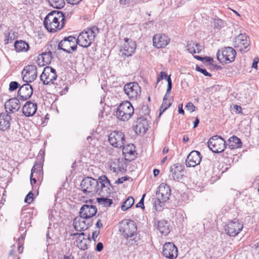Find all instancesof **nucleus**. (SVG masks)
I'll return each instance as SVG.
<instances>
[{
  "instance_id": "393cba45",
  "label": "nucleus",
  "mask_w": 259,
  "mask_h": 259,
  "mask_svg": "<svg viewBox=\"0 0 259 259\" xmlns=\"http://www.w3.org/2000/svg\"><path fill=\"white\" fill-rule=\"evenodd\" d=\"M135 148L133 144H127L126 146H123L122 153L126 161H131L136 157Z\"/></svg>"
},
{
  "instance_id": "603ef678",
  "label": "nucleus",
  "mask_w": 259,
  "mask_h": 259,
  "mask_svg": "<svg viewBox=\"0 0 259 259\" xmlns=\"http://www.w3.org/2000/svg\"><path fill=\"white\" fill-rule=\"evenodd\" d=\"M34 174L35 177L38 179V180H39L40 179H42V176H43V171L42 170H35L34 171Z\"/></svg>"
},
{
  "instance_id": "7c9ffc66",
  "label": "nucleus",
  "mask_w": 259,
  "mask_h": 259,
  "mask_svg": "<svg viewBox=\"0 0 259 259\" xmlns=\"http://www.w3.org/2000/svg\"><path fill=\"white\" fill-rule=\"evenodd\" d=\"M187 50L191 54L200 53L202 50L199 44L195 42H188L187 45Z\"/></svg>"
},
{
  "instance_id": "a211bd4d",
  "label": "nucleus",
  "mask_w": 259,
  "mask_h": 259,
  "mask_svg": "<svg viewBox=\"0 0 259 259\" xmlns=\"http://www.w3.org/2000/svg\"><path fill=\"white\" fill-rule=\"evenodd\" d=\"M73 225L74 229L77 231L81 232L87 230L91 226L92 221L79 215V217H77L74 219Z\"/></svg>"
},
{
  "instance_id": "ea45409f",
  "label": "nucleus",
  "mask_w": 259,
  "mask_h": 259,
  "mask_svg": "<svg viewBox=\"0 0 259 259\" xmlns=\"http://www.w3.org/2000/svg\"><path fill=\"white\" fill-rule=\"evenodd\" d=\"M116 162L117 163V165H116L115 164V162L111 165V169H112L113 171L115 172L121 171V169L122 168L119 165V159H116Z\"/></svg>"
},
{
  "instance_id": "c9c22d12",
  "label": "nucleus",
  "mask_w": 259,
  "mask_h": 259,
  "mask_svg": "<svg viewBox=\"0 0 259 259\" xmlns=\"http://www.w3.org/2000/svg\"><path fill=\"white\" fill-rule=\"evenodd\" d=\"M135 200L133 197L129 196L123 202L121 208L123 211H126L131 208L134 204Z\"/></svg>"
},
{
  "instance_id": "c85d7f7f",
  "label": "nucleus",
  "mask_w": 259,
  "mask_h": 259,
  "mask_svg": "<svg viewBox=\"0 0 259 259\" xmlns=\"http://www.w3.org/2000/svg\"><path fill=\"white\" fill-rule=\"evenodd\" d=\"M227 147L231 150L240 148L242 147L241 140L236 136L231 137L226 142Z\"/></svg>"
},
{
  "instance_id": "0eeeda50",
  "label": "nucleus",
  "mask_w": 259,
  "mask_h": 259,
  "mask_svg": "<svg viewBox=\"0 0 259 259\" xmlns=\"http://www.w3.org/2000/svg\"><path fill=\"white\" fill-rule=\"evenodd\" d=\"M134 113V109L130 102H122L117 108L116 116L120 120L127 121Z\"/></svg>"
},
{
  "instance_id": "338daca9",
  "label": "nucleus",
  "mask_w": 259,
  "mask_h": 259,
  "mask_svg": "<svg viewBox=\"0 0 259 259\" xmlns=\"http://www.w3.org/2000/svg\"><path fill=\"white\" fill-rule=\"evenodd\" d=\"M234 109H235L236 111H238L239 112H241L242 108L240 106L235 105H234Z\"/></svg>"
},
{
  "instance_id": "09e8293b",
  "label": "nucleus",
  "mask_w": 259,
  "mask_h": 259,
  "mask_svg": "<svg viewBox=\"0 0 259 259\" xmlns=\"http://www.w3.org/2000/svg\"><path fill=\"white\" fill-rule=\"evenodd\" d=\"M146 195V194H144L140 200V201L136 205V207H141L142 209H144V197Z\"/></svg>"
},
{
  "instance_id": "58836bf2",
  "label": "nucleus",
  "mask_w": 259,
  "mask_h": 259,
  "mask_svg": "<svg viewBox=\"0 0 259 259\" xmlns=\"http://www.w3.org/2000/svg\"><path fill=\"white\" fill-rule=\"evenodd\" d=\"M172 102L168 101V102L162 101V103L160 107L159 115H160L164 112L171 104Z\"/></svg>"
},
{
  "instance_id": "9d476101",
  "label": "nucleus",
  "mask_w": 259,
  "mask_h": 259,
  "mask_svg": "<svg viewBox=\"0 0 259 259\" xmlns=\"http://www.w3.org/2000/svg\"><path fill=\"white\" fill-rule=\"evenodd\" d=\"M249 37L245 34H240L234 39V47L241 53L247 52L250 50Z\"/></svg>"
},
{
  "instance_id": "5fc2aeb1",
  "label": "nucleus",
  "mask_w": 259,
  "mask_h": 259,
  "mask_svg": "<svg viewBox=\"0 0 259 259\" xmlns=\"http://www.w3.org/2000/svg\"><path fill=\"white\" fill-rule=\"evenodd\" d=\"M99 234H100L99 230H96L93 232L92 235V238L95 242L96 241V238H97V237L98 236Z\"/></svg>"
},
{
  "instance_id": "774afa93",
  "label": "nucleus",
  "mask_w": 259,
  "mask_h": 259,
  "mask_svg": "<svg viewBox=\"0 0 259 259\" xmlns=\"http://www.w3.org/2000/svg\"><path fill=\"white\" fill-rule=\"evenodd\" d=\"M199 123V119L198 117H196L195 121H194L193 128L196 127Z\"/></svg>"
},
{
  "instance_id": "c756f323",
  "label": "nucleus",
  "mask_w": 259,
  "mask_h": 259,
  "mask_svg": "<svg viewBox=\"0 0 259 259\" xmlns=\"http://www.w3.org/2000/svg\"><path fill=\"white\" fill-rule=\"evenodd\" d=\"M170 224L167 221L160 220L157 224V229L159 232L164 236L167 235L170 232Z\"/></svg>"
},
{
  "instance_id": "7ed1b4c3",
  "label": "nucleus",
  "mask_w": 259,
  "mask_h": 259,
  "mask_svg": "<svg viewBox=\"0 0 259 259\" xmlns=\"http://www.w3.org/2000/svg\"><path fill=\"white\" fill-rule=\"evenodd\" d=\"M119 231L124 237L130 238L128 241L132 245L138 244L140 238L138 235L137 227L134 221L131 220L123 221L120 224Z\"/></svg>"
},
{
  "instance_id": "2eb2a0df",
  "label": "nucleus",
  "mask_w": 259,
  "mask_h": 259,
  "mask_svg": "<svg viewBox=\"0 0 259 259\" xmlns=\"http://www.w3.org/2000/svg\"><path fill=\"white\" fill-rule=\"evenodd\" d=\"M136 48V44L132 39L124 38L120 49V54L123 57L131 56Z\"/></svg>"
},
{
  "instance_id": "cd10ccee",
  "label": "nucleus",
  "mask_w": 259,
  "mask_h": 259,
  "mask_svg": "<svg viewBox=\"0 0 259 259\" xmlns=\"http://www.w3.org/2000/svg\"><path fill=\"white\" fill-rule=\"evenodd\" d=\"M11 116L7 113H0V130L5 131L9 128Z\"/></svg>"
},
{
  "instance_id": "bb28decb",
  "label": "nucleus",
  "mask_w": 259,
  "mask_h": 259,
  "mask_svg": "<svg viewBox=\"0 0 259 259\" xmlns=\"http://www.w3.org/2000/svg\"><path fill=\"white\" fill-rule=\"evenodd\" d=\"M170 171L172 173V177L174 180L179 181L183 176V166L179 164H174L170 167Z\"/></svg>"
},
{
  "instance_id": "37998d69",
  "label": "nucleus",
  "mask_w": 259,
  "mask_h": 259,
  "mask_svg": "<svg viewBox=\"0 0 259 259\" xmlns=\"http://www.w3.org/2000/svg\"><path fill=\"white\" fill-rule=\"evenodd\" d=\"M5 38L4 39V41L5 44H8L11 43L12 40L14 39L13 37V35H11L10 33L9 32H6L5 33Z\"/></svg>"
},
{
  "instance_id": "9b49d317",
  "label": "nucleus",
  "mask_w": 259,
  "mask_h": 259,
  "mask_svg": "<svg viewBox=\"0 0 259 259\" xmlns=\"http://www.w3.org/2000/svg\"><path fill=\"white\" fill-rule=\"evenodd\" d=\"M77 41L75 37L73 36H69L65 37L63 39L60 41L58 44V48L63 50L64 52L70 53L71 51L76 50Z\"/></svg>"
},
{
  "instance_id": "4be33fe9",
  "label": "nucleus",
  "mask_w": 259,
  "mask_h": 259,
  "mask_svg": "<svg viewBox=\"0 0 259 259\" xmlns=\"http://www.w3.org/2000/svg\"><path fill=\"white\" fill-rule=\"evenodd\" d=\"M170 42V38L167 35L163 34H157L153 37V45L157 48H163Z\"/></svg>"
},
{
  "instance_id": "49530a36",
  "label": "nucleus",
  "mask_w": 259,
  "mask_h": 259,
  "mask_svg": "<svg viewBox=\"0 0 259 259\" xmlns=\"http://www.w3.org/2000/svg\"><path fill=\"white\" fill-rule=\"evenodd\" d=\"M33 194L31 192H29L25 198V202L30 204L33 201Z\"/></svg>"
},
{
  "instance_id": "f704fd0d",
  "label": "nucleus",
  "mask_w": 259,
  "mask_h": 259,
  "mask_svg": "<svg viewBox=\"0 0 259 259\" xmlns=\"http://www.w3.org/2000/svg\"><path fill=\"white\" fill-rule=\"evenodd\" d=\"M109 195L105 196H100L101 197L97 198V201L99 204L104 207H109L113 203V200L111 199L107 198Z\"/></svg>"
},
{
  "instance_id": "13d9d810",
  "label": "nucleus",
  "mask_w": 259,
  "mask_h": 259,
  "mask_svg": "<svg viewBox=\"0 0 259 259\" xmlns=\"http://www.w3.org/2000/svg\"><path fill=\"white\" fill-rule=\"evenodd\" d=\"M68 3L71 5H77L82 0H66Z\"/></svg>"
},
{
  "instance_id": "bf43d9fd",
  "label": "nucleus",
  "mask_w": 259,
  "mask_h": 259,
  "mask_svg": "<svg viewBox=\"0 0 259 259\" xmlns=\"http://www.w3.org/2000/svg\"><path fill=\"white\" fill-rule=\"evenodd\" d=\"M144 111H145L144 114H149V109L147 106H143L141 109L142 113L144 112Z\"/></svg>"
},
{
  "instance_id": "ddd939ff",
  "label": "nucleus",
  "mask_w": 259,
  "mask_h": 259,
  "mask_svg": "<svg viewBox=\"0 0 259 259\" xmlns=\"http://www.w3.org/2000/svg\"><path fill=\"white\" fill-rule=\"evenodd\" d=\"M124 91L130 100H136L140 96L141 89L137 82H132L124 85Z\"/></svg>"
},
{
  "instance_id": "a878e982",
  "label": "nucleus",
  "mask_w": 259,
  "mask_h": 259,
  "mask_svg": "<svg viewBox=\"0 0 259 259\" xmlns=\"http://www.w3.org/2000/svg\"><path fill=\"white\" fill-rule=\"evenodd\" d=\"M37 105L35 102L27 101L23 107V114L27 117L33 116L36 112Z\"/></svg>"
},
{
  "instance_id": "052dcab7",
  "label": "nucleus",
  "mask_w": 259,
  "mask_h": 259,
  "mask_svg": "<svg viewBox=\"0 0 259 259\" xmlns=\"http://www.w3.org/2000/svg\"><path fill=\"white\" fill-rule=\"evenodd\" d=\"M131 0H120L119 3L122 6H126L130 3Z\"/></svg>"
},
{
  "instance_id": "a18cd8bd",
  "label": "nucleus",
  "mask_w": 259,
  "mask_h": 259,
  "mask_svg": "<svg viewBox=\"0 0 259 259\" xmlns=\"http://www.w3.org/2000/svg\"><path fill=\"white\" fill-rule=\"evenodd\" d=\"M224 25L223 21L220 19H214V26L215 28L221 29Z\"/></svg>"
},
{
  "instance_id": "e2e57ef3",
  "label": "nucleus",
  "mask_w": 259,
  "mask_h": 259,
  "mask_svg": "<svg viewBox=\"0 0 259 259\" xmlns=\"http://www.w3.org/2000/svg\"><path fill=\"white\" fill-rule=\"evenodd\" d=\"M256 251L259 254V239L256 240V242L254 244Z\"/></svg>"
},
{
  "instance_id": "a19ab883",
  "label": "nucleus",
  "mask_w": 259,
  "mask_h": 259,
  "mask_svg": "<svg viewBox=\"0 0 259 259\" xmlns=\"http://www.w3.org/2000/svg\"><path fill=\"white\" fill-rule=\"evenodd\" d=\"M25 226L26 222H25L23 223V222L22 221L19 227V232L21 233V237H22V239L24 238V236L23 235L27 231L26 227Z\"/></svg>"
},
{
  "instance_id": "f8f14e48",
  "label": "nucleus",
  "mask_w": 259,
  "mask_h": 259,
  "mask_svg": "<svg viewBox=\"0 0 259 259\" xmlns=\"http://www.w3.org/2000/svg\"><path fill=\"white\" fill-rule=\"evenodd\" d=\"M243 228V225L242 222L235 219L229 221L225 226V232L230 236H235L241 232Z\"/></svg>"
},
{
  "instance_id": "69168bd1",
  "label": "nucleus",
  "mask_w": 259,
  "mask_h": 259,
  "mask_svg": "<svg viewBox=\"0 0 259 259\" xmlns=\"http://www.w3.org/2000/svg\"><path fill=\"white\" fill-rule=\"evenodd\" d=\"M96 226L98 228H101L103 226L102 224L101 223V220L100 219H98L96 224Z\"/></svg>"
},
{
  "instance_id": "6e6552de",
  "label": "nucleus",
  "mask_w": 259,
  "mask_h": 259,
  "mask_svg": "<svg viewBox=\"0 0 259 259\" xmlns=\"http://www.w3.org/2000/svg\"><path fill=\"white\" fill-rule=\"evenodd\" d=\"M207 145L209 149L216 153L224 151L227 147L226 141L223 138L218 135L211 137L207 142Z\"/></svg>"
},
{
  "instance_id": "680f3d73",
  "label": "nucleus",
  "mask_w": 259,
  "mask_h": 259,
  "mask_svg": "<svg viewBox=\"0 0 259 259\" xmlns=\"http://www.w3.org/2000/svg\"><path fill=\"white\" fill-rule=\"evenodd\" d=\"M178 112L179 114H184L185 112L183 109V104H180L178 107Z\"/></svg>"
},
{
  "instance_id": "b1692460",
  "label": "nucleus",
  "mask_w": 259,
  "mask_h": 259,
  "mask_svg": "<svg viewBox=\"0 0 259 259\" xmlns=\"http://www.w3.org/2000/svg\"><path fill=\"white\" fill-rule=\"evenodd\" d=\"M20 103L17 98L14 97L7 100L5 104L6 113H15L20 108Z\"/></svg>"
},
{
  "instance_id": "4c0bfd02",
  "label": "nucleus",
  "mask_w": 259,
  "mask_h": 259,
  "mask_svg": "<svg viewBox=\"0 0 259 259\" xmlns=\"http://www.w3.org/2000/svg\"><path fill=\"white\" fill-rule=\"evenodd\" d=\"M49 3L53 8L60 9L65 5L64 0H49Z\"/></svg>"
},
{
  "instance_id": "f257e3e1",
  "label": "nucleus",
  "mask_w": 259,
  "mask_h": 259,
  "mask_svg": "<svg viewBox=\"0 0 259 259\" xmlns=\"http://www.w3.org/2000/svg\"><path fill=\"white\" fill-rule=\"evenodd\" d=\"M82 191L85 194H98L99 196L110 195L111 192L110 182L105 175L95 179L87 177L83 179L80 184Z\"/></svg>"
},
{
  "instance_id": "0e129e2a",
  "label": "nucleus",
  "mask_w": 259,
  "mask_h": 259,
  "mask_svg": "<svg viewBox=\"0 0 259 259\" xmlns=\"http://www.w3.org/2000/svg\"><path fill=\"white\" fill-rule=\"evenodd\" d=\"M30 183H31V185L33 186V185L34 184H35L36 183V181H37V178L36 177H34V178L31 177V176H30Z\"/></svg>"
},
{
  "instance_id": "5701e85b",
  "label": "nucleus",
  "mask_w": 259,
  "mask_h": 259,
  "mask_svg": "<svg viewBox=\"0 0 259 259\" xmlns=\"http://www.w3.org/2000/svg\"><path fill=\"white\" fill-rule=\"evenodd\" d=\"M33 94V88L29 82L23 84L19 88L18 92V96L23 101L29 99Z\"/></svg>"
},
{
  "instance_id": "f03ea898",
  "label": "nucleus",
  "mask_w": 259,
  "mask_h": 259,
  "mask_svg": "<svg viewBox=\"0 0 259 259\" xmlns=\"http://www.w3.org/2000/svg\"><path fill=\"white\" fill-rule=\"evenodd\" d=\"M65 14L59 11H53L45 18L44 25L50 32H55L61 30L65 24Z\"/></svg>"
},
{
  "instance_id": "1a4fd4ad",
  "label": "nucleus",
  "mask_w": 259,
  "mask_h": 259,
  "mask_svg": "<svg viewBox=\"0 0 259 259\" xmlns=\"http://www.w3.org/2000/svg\"><path fill=\"white\" fill-rule=\"evenodd\" d=\"M236 55V51L232 47H227L218 51L217 58L221 63H228L234 61Z\"/></svg>"
},
{
  "instance_id": "f3484780",
  "label": "nucleus",
  "mask_w": 259,
  "mask_h": 259,
  "mask_svg": "<svg viewBox=\"0 0 259 259\" xmlns=\"http://www.w3.org/2000/svg\"><path fill=\"white\" fill-rule=\"evenodd\" d=\"M162 253L168 259H175L178 256V249L172 242H166L163 246Z\"/></svg>"
},
{
  "instance_id": "6e6d98bb",
  "label": "nucleus",
  "mask_w": 259,
  "mask_h": 259,
  "mask_svg": "<svg viewBox=\"0 0 259 259\" xmlns=\"http://www.w3.org/2000/svg\"><path fill=\"white\" fill-rule=\"evenodd\" d=\"M259 62V58L258 57H255L253 60L252 64V67L255 69L257 68V64Z\"/></svg>"
},
{
  "instance_id": "6ab92c4d",
  "label": "nucleus",
  "mask_w": 259,
  "mask_h": 259,
  "mask_svg": "<svg viewBox=\"0 0 259 259\" xmlns=\"http://www.w3.org/2000/svg\"><path fill=\"white\" fill-rule=\"evenodd\" d=\"M202 159V156L199 151H192L187 156L186 164L188 167H195L198 165Z\"/></svg>"
},
{
  "instance_id": "e433bc0d",
  "label": "nucleus",
  "mask_w": 259,
  "mask_h": 259,
  "mask_svg": "<svg viewBox=\"0 0 259 259\" xmlns=\"http://www.w3.org/2000/svg\"><path fill=\"white\" fill-rule=\"evenodd\" d=\"M39 56H41V58L43 62V65H44L45 64H48L50 63L53 58L52 53L50 51L49 52H42L39 55Z\"/></svg>"
},
{
  "instance_id": "2f4dec72",
  "label": "nucleus",
  "mask_w": 259,
  "mask_h": 259,
  "mask_svg": "<svg viewBox=\"0 0 259 259\" xmlns=\"http://www.w3.org/2000/svg\"><path fill=\"white\" fill-rule=\"evenodd\" d=\"M14 47L17 52H26L29 48V45L22 40H16L15 42Z\"/></svg>"
},
{
  "instance_id": "4d7b16f0",
  "label": "nucleus",
  "mask_w": 259,
  "mask_h": 259,
  "mask_svg": "<svg viewBox=\"0 0 259 259\" xmlns=\"http://www.w3.org/2000/svg\"><path fill=\"white\" fill-rule=\"evenodd\" d=\"M103 249V244L102 242H98L96 247V251L100 252Z\"/></svg>"
},
{
  "instance_id": "423d86ee",
  "label": "nucleus",
  "mask_w": 259,
  "mask_h": 259,
  "mask_svg": "<svg viewBox=\"0 0 259 259\" xmlns=\"http://www.w3.org/2000/svg\"><path fill=\"white\" fill-rule=\"evenodd\" d=\"M99 32V29L95 26L82 31L76 38L77 45L84 48L89 47Z\"/></svg>"
},
{
  "instance_id": "de8ad7c7",
  "label": "nucleus",
  "mask_w": 259,
  "mask_h": 259,
  "mask_svg": "<svg viewBox=\"0 0 259 259\" xmlns=\"http://www.w3.org/2000/svg\"><path fill=\"white\" fill-rule=\"evenodd\" d=\"M202 62L207 65H212L213 62V58L210 57H204L203 58Z\"/></svg>"
},
{
  "instance_id": "4468645a",
  "label": "nucleus",
  "mask_w": 259,
  "mask_h": 259,
  "mask_svg": "<svg viewBox=\"0 0 259 259\" xmlns=\"http://www.w3.org/2000/svg\"><path fill=\"white\" fill-rule=\"evenodd\" d=\"M108 141L112 146L121 148L125 142L124 135L121 132L114 131L109 135Z\"/></svg>"
},
{
  "instance_id": "473e14b6",
  "label": "nucleus",
  "mask_w": 259,
  "mask_h": 259,
  "mask_svg": "<svg viewBox=\"0 0 259 259\" xmlns=\"http://www.w3.org/2000/svg\"><path fill=\"white\" fill-rule=\"evenodd\" d=\"M37 161L35 162L33 166L31 168V176L32 177L34 175V171L35 170H42V166H43V162H44V157H42V156H40V158H39V156H37L36 157Z\"/></svg>"
},
{
  "instance_id": "20e7f679",
  "label": "nucleus",
  "mask_w": 259,
  "mask_h": 259,
  "mask_svg": "<svg viewBox=\"0 0 259 259\" xmlns=\"http://www.w3.org/2000/svg\"><path fill=\"white\" fill-rule=\"evenodd\" d=\"M40 77L44 84L51 83L54 85H57V83L55 82L57 78V73L56 70L52 67L47 66L45 67ZM55 90L56 92L59 93L61 95H63L68 92V88L66 85L63 89L61 90L60 87L56 85Z\"/></svg>"
},
{
  "instance_id": "c03bdc74",
  "label": "nucleus",
  "mask_w": 259,
  "mask_h": 259,
  "mask_svg": "<svg viewBox=\"0 0 259 259\" xmlns=\"http://www.w3.org/2000/svg\"><path fill=\"white\" fill-rule=\"evenodd\" d=\"M196 70L198 71V72H201V73H202L204 75H205L206 76H209V77L211 76V73L208 72L205 69L203 68L201 66L196 65Z\"/></svg>"
},
{
  "instance_id": "39448f33",
  "label": "nucleus",
  "mask_w": 259,
  "mask_h": 259,
  "mask_svg": "<svg viewBox=\"0 0 259 259\" xmlns=\"http://www.w3.org/2000/svg\"><path fill=\"white\" fill-rule=\"evenodd\" d=\"M171 189L169 186L161 183L157 188L156 193V199L154 201L155 209L156 211H161L165 202L169 199Z\"/></svg>"
},
{
  "instance_id": "aec40b11",
  "label": "nucleus",
  "mask_w": 259,
  "mask_h": 259,
  "mask_svg": "<svg viewBox=\"0 0 259 259\" xmlns=\"http://www.w3.org/2000/svg\"><path fill=\"white\" fill-rule=\"evenodd\" d=\"M71 236H76L78 235L76 239V245L80 249L85 250L88 248V246L91 242V240L90 237V235H88L87 238L84 237L85 234L82 233H76L71 234Z\"/></svg>"
},
{
  "instance_id": "864d4df0",
  "label": "nucleus",
  "mask_w": 259,
  "mask_h": 259,
  "mask_svg": "<svg viewBox=\"0 0 259 259\" xmlns=\"http://www.w3.org/2000/svg\"><path fill=\"white\" fill-rule=\"evenodd\" d=\"M130 177H122L120 178H118L115 182L116 184H120L123 183L124 182L128 180Z\"/></svg>"
},
{
  "instance_id": "dca6fc26",
  "label": "nucleus",
  "mask_w": 259,
  "mask_h": 259,
  "mask_svg": "<svg viewBox=\"0 0 259 259\" xmlns=\"http://www.w3.org/2000/svg\"><path fill=\"white\" fill-rule=\"evenodd\" d=\"M23 80L26 82H31L37 77V68L34 65L26 66L22 71Z\"/></svg>"
},
{
  "instance_id": "412c9836",
  "label": "nucleus",
  "mask_w": 259,
  "mask_h": 259,
  "mask_svg": "<svg viewBox=\"0 0 259 259\" xmlns=\"http://www.w3.org/2000/svg\"><path fill=\"white\" fill-rule=\"evenodd\" d=\"M97 212V208L95 205L85 204L83 205L80 209V216L86 219H89L95 215Z\"/></svg>"
},
{
  "instance_id": "79ce46f5",
  "label": "nucleus",
  "mask_w": 259,
  "mask_h": 259,
  "mask_svg": "<svg viewBox=\"0 0 259 259\" xmlns=\"http://www.w3.org/2000/svg\"><path fill=\"white\" fill-rule=\"evenodd\" d=\"M20 84L17 81H12L10 83L9 89L10 91L12 92L20 88Z\"/></svg>"
},
{
  "instance_id": "8fccbe9b",
  "label": "nucleus",
  "mask_w": 259,
  "mask_h": 259,
  "mask_svg": "<svg viewBox=\"0 0 259 259\" xmlns=\"http://www.w3.org/2000/svg\"><path fill=\"white\" fill-rule=\"evenodd\" d=\"M187 110H189L191 112H192L195 110L196 107L191 102H189L186 106Z\"/></svg>"
},
{
  "instance_id": "3c124183",
  "label": "nucleus",
  "mask_w": 259,
  "mask_h": 259,
  "mask_svg": "<svg viewBox=\"0 0 259 259\" xmlns=\"http://www.w3.org/2000/svg\"><path fill=\"white\" fill-rule=\"evenodd\" d=\"M167 74L166 72L162 71L160 73V74L158 75L157 78V83H158L161 80L163 79L164 78H166Z\"/></svg>"
},
{
  "instance_id": "72a5a7b5",
  "label": "nucleus",
  "mask_w": 259,
  "mask_h": 259,
  "mask_svg": "<svg viewBox=\"0 0 259 259\" xmlns=\"http://www.w3.org/2000/svg\"><path fill=\"white\" fill-rule=\"evenodd\" d=\"M142 121H144L146 124L147 123L146 118L144 117H141L138 118L137 122L139 123V125H137L135 126V132L137 134L138 133H139V134L145 133L147 130V128L145 127L144 124L142 125L141 124V122Z\"/></svg>"
}]
</instances>
